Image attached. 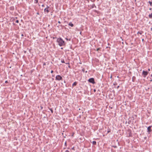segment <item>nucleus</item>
<instances>
[{"label":"nucleus","mask_w":152,"mask_h":152,"mask_svg":"<svg viewBox=\"0 0 152 152\" xmlns=\"http://www.w3.org/2000/svg\"><path fill=\"white\" fill-rule=\"evenodd\" d=\"M65 145H66V142H65Z\"/></svg>","instance_id":"cd10ccee"},{"label":"nucleus","mask_w":152,"mask_h":152,"mask_svg":"<svg viewBox=\"0 0 152 152\" xmlns=\"http://www.w3.org/2000/svg\"><path fill=\"white\" fill-rule=\"evenodd\" d=\"M119 87V86H118L117 87V88L118 89Z\"/></svg>","instance_id":"b1692460"},{"label":"nucleus","mask_w":152,"mask_h":152,"mask_svg":"<svg viewBox=\"0 0 152 152\" xmlns=\"http://www.w3.org/2000/svg\"><path fill=\"white\" fill-rule=\"evenodd\" d=\"M53 71L51 70V73H53Z\"/></svg>","instance_id":"393cba45"},{"label":"nucleus","mask_w":152,"mask_h":152,"mask_svg":"<svg viewBox=\"0 0 152 152\" xmlns=\"http://www.w3.org/2000/svg\"><path fill=\"white\" fill-rule=\"evenodd\" d=\"M46 65V63H44L43 64V65L45 66Z\"/></svg>","instance_id":"4be33fe9"},{"label":"nucleus","mask_w":152,"mask_h":152,"mask_svg":"<svg viewBox=\"0 0 152 152\" xmlns=\"http://www.w3.org/2000/svg\"><path fill=\"white\" fill-rule=\"evenodd\" d=\"M66 64H69V63H66Z\"/></svg>","instance_id":"c756f323"},{"label":"nucleus","mask_w":152,"mask_h":152,"mask_svg":"<svg viewBox=\"0 0 152 152\" xmlns=\"http://www.w3.org/2000/svg\"><path fill=\"white\" fill-rule=\"evenodd\" d=\"M150 10H151V8H150Z\"/></svg>","instance_id":"79ce46f5"},{"label":"nucleus","mask_w":152,"mask_h":152,"mask_svg":"<svg viewBox=\"0 0 152 152\" xmlns=\"http://www.w3.org/2000/svg\"><path fill=\"white\" fill-rule=\"evenodd\" d=\"M92 143L94 145H95L96 144V141H93L92 142Z\"/></svg>","instance_id":"f8f14e48"},{"label":"nucleus","mask_w":152,"mask_h":152,"mask_svg":"<svg viewBox=\"0 0 152 152\" xmlns=\"http://www.w3.org/2000/svg\"><path fill=\"white\" fill-rule=\"evenodd\" d=\"M152 126H149L147 128V132L149 133L151 131V128Z\"/></svg>","instance_id":"39448f33"},{"label":"nucleus","mask_w":152,"mask_h":152,"mask_svg":"<svg viewBox=\"0 0 152 152\" xmlns=\"http://www.w3.org/2000/svg\"><path fill=\"white\" fill-rule=\"evenodd\" d=\"M61 62L62 63H65V62H64V60H61Z\"/></svg>","instance_id":"dca6fc26"},{"label":"nucleus","mask_w":152,"mask_h":152,"mask_svg":"<svg viewBox=\"0 0 152 152\" xmlns=\"http://www.w3.org/2000/svg\"><path fill=\"white\" fill-rule=\"evenodd\" d=\"M5 83H8V81H7L6 80V81H5Z\"/></svg>","instance_id":"a878e982"},{"label":"nucleus","mask_w":152,"mask_h":152,"mask_svg":"<svg viewBox=\"0 0 152 152\" xmlns=\"http://www.w3.org/2000/svg\"><path fill=\"white\" fill-rule=\"evenodd\" d=\"M142 73L143 75H144V77H145L147 75L148 72L147 71H145L143 70L142 71Z\"/></svg>","instance_id":"20e7f679"},{"label":"nucleus","mask_w":152,"mask_h":152,"mask_svg":"<svg viewBox=\"0 0 152 152\" xmlns=\"http://www.w3.org/2000/svg\"><path fill=\"white\" fill-rule=\"evenodd\" d=\"M79 63L80 64H81V63H80H80Z\"/></svg>","instance_id":"ea45409f"},{"label":"nucleus","mask_w":152,"mask_h":152,"mask_svg":"<svg viewBox=\"0 0 152 152\" xmlns=\"http://www.w3.org/2000/svg\"><path fill=\"white\" fill-rule=\"evenodd\" d=\"M142 33H143V31H138V32L137 33V34H140L141 35Z\"/></svg>","instance_id":"9d476101"},{"label":"nucleus","mask_w":152,"mask_h":152,"mask_svg":"<svg viewBox=\"0 0 152 152\" xmlns=\"http://www.w3.org/2000/svg\"><path fill=\"white\" fill-rule=\"evenodd\" d=\"M50 9H48L47 8H45L44 10V12L45 13H48L50 12Z\"/></svg>","instance_id":"423d86ee"},{"label":"nucleus","mask_w":152,"mask_h":152,"mask_svg":"<svg viewBox=\"0 0 152 152\" xmlns=\"http://www.w3.org/2000/svg\"><path fill=\"white\" fill-rule=\"evenodd\" d=\"M42 7H44V4H42Z\"/></svg>","instance_id":"bb28decb"},{"label":"nucleus","mask_w":152,"mask_h":152,"mask_svg":"<svg viewBox=\"0 0 152 152\" xmlns=\"http://www.w3.org/2000/svg\"><path fill=\"white\" fill-rule=\"evenodd\" d=\"M65 39L67 40H69V41H70V39H68L67 38H65Z\"/></svg>","instance_id":"a211bd4d"},{"label":"nucleus","mask_w":152,"mask_h":152,"mask_svg":"<svg viewBox=\"0 0 152 152\" xmlns=\"http://www.w3.org/2000/svg\"><path fill=\"white\" fill-rule=\"evenodd\" d=\"M77 82H75L74 83L72 84V86H76L77 84Z\"/></svg>","instance_id":"1a4fd4ad"},{"label":"nucleus","mask_w":152,"mask_h":152,"mask_svg":"<svg viewBox=\"0 0 152 152\" xmlns=\"http://www.w3.org/2000/svg\"><path fill=\"white\" fill-rule=\"evenodd\" d=\"M22 36H23V34H22Z\"/></svg>","instance_id":"a19ab883"},{"label":"nucleus","mask_w":152,"mask_h":152,"mask_svg":"<svg viewBox=\"0 0 152 152\" xmlns=\"http://www.w3.org/2000/svg\"><path fill=\"white\" fill-rule=\"evenodd\" d=\"M109 132H110V131H107V133H109Z\"/></svg>","instance_id":"72a5a7b5"},{"label":"nucleus","mask_w":152,"mask_h":152,"mask_svg":"<svg viewBox=\"0 0 152 152\" xmlns=\"http://www.w3.org/2000/svg\"><path fill=\"white\" fill-rule=\"evenodd\" d=\"M149 18H152V13H151V14H150L149 15Z\"/></svg>","instance_id":"9b49d317"},{"label":"nucleus","mask_w":152,"mask_h":152,"mask_svg":"<svg viewBox=\"0 0 152 152\" xmlns=\"http://www.w3.org/2000/svg\"><path fill=\"white\" fill-rule=\"evenodd\" d=\"M46 8H47L48 9H50V7L49 6H47V7Z\"/></svg>","instance_id":"2eb2a0df"},{"label":"nucleus","mask_w":152,"mask_h":152,"mask_svg":"<svg viewBox=\"0 0 152 152\" xmlns=\"http://www.w3.org/2000/svg\"><path fill=\"white\" fill-rule=\"evenodd\" d=\"M84 70H85L84 69H82V71H83V72H84Z\"/></svg>","instance_id":"5701e85b"},{"label":"nucleus","mask_w":152,"mask_h":152,"mask_svg":"<svg viewBox=\"0 0 152 152\" xmlns=\"http://www.w3.org/2000/svg\"><path fill=\"white\" fill-rule=\"evenodd\" d=\"M58 23H61V22L60 21H58Z\"/></svg>","instance_id":"c85d7f7f"},{"label":"nucleus","mask_w":152,"mask_h":152,"mask_svg":"<svg viewBox=\"0 0 152 152\" xmlns=\"http://www.w3.org/2000/svg\"><path fill=\"white\" fill-rule=\"evenodd\" d=\"M56 42L58 43V45L60 47L65 45V42L61 38H57Z\"/></svg>","instance_id":"f257e3e1"},{"label":"nucleus","mask_w":152,"mask_h":152,"mask_svg":"<svg viewBox=\"0 0 152 152\" xmlns=\"http://www.w3.org/2000/svg\"><path fill=\"white\" fill-rule=\"evenodd\" d=\"M50 110L51 111V113H53V110L52 109H50Z\"/></svg>","instance_id":"6ab92c4d"},{"label":"nucleus","mask_w":152,"mask_h":152,"mask_svg":"<svg viewBox=\"0 0 152 152\" xmlns=\"http://www.w3.org/2000/svg\"><path fill=\"white\" fill-rule=\"evenodd\" d=\"M62 78L61 76L60 75H57L56 77V80H62Z\"/></svg>","instance_id":"f03ea898"},{"label":"nucleus","mask_w":152,"mask_h":152,"mask_svg":"<svg viewBox=\"0 0 152 152\" xmlns=\"http://www.w3.org/2000/svg\"><path fill=\"white\" fill-rule=\"evenodd\" d=\"M94 92H95V91H96V90H95V89H94Z\"/></svg>","instance_id":"f704fd0d"},{"label":"nucleus","mask_w":152,"mask_h":152,"mask_svg":"<svg viewBox=\"0 0 152 152\" xmlns=\"http://www.w3.org/2000/svg\"><path fill=\"white\" fill-rule=\"evenodd\" d=\"M146 138H147V137H144V139H146Z\"/></svg>","instance_id":"7c9ffc66"},{"label":"nucleus","mask_w":152,"mask_h":152,"mask_svg":"<svg viewBox=\"0 0 152 152\" xmlns=\"http://www.w3.org/2000/svg\"><path fill=\"white\" fill-rule=\"evenodd\" d=\"M143 40H144V39H142V41H143Z\"/></svg>","instance_id":"58836bf2"},{"label":"nucleus","mask_w":152,"mask_h":152,"mask_svg":"<svg viewBox=\"0 0 152 152\" xmlns=\"http://www.w3.org/2000/svg\"><path fill=\"white\" fill-rule=\"evenodd\" d=\"M38 0H34V3H37L38 2Z\"/></svg>","instance_id":"4468645a"},{"label":"nucleus","mask_w":152,"mask_h":152,"mask_svg":"<svg viewBox=\"0 0 152 152\" xmlns=\"http://www.w3.org/2000/svg\"><path fill=\"white\" fill-rule=\"evenodd\" d=\"M41 107V109H42V108H43V107Z\"/></svg>","instance_id":"2f4dec72"},{"label":"nucleus","mask_w":152,"mask_h":152,"mask_svg":"<svg viewBox=\"0 0 152 152\" xmlns=\"http://www.w3.org/2000/svg\"><path fill=\"white\" fill-rule=\"evenodd\" d=\"M65 152H69V151H68V150H66V151Z\"/></svg>","instance_id":"412c9836"},{"label":"nucleus","mask_w":152,"mask_h":152,"mask_svg":"<svg viewBox=\"0 0 152 152\" xmlns=\"http://www.w3.org/2000/svg\"><path fill=\"white\" fill-rule=\"evenodd\" d=\"M112 76L111 75V76H110V78H112Z\"/></svg>","instance_id":"4c0bfd02"},{"label":"nucleus","mask_w":152,"mask_h":152,"mask_svg":"<svg viewBox=\"0 0 152 152\" xmlns=\"http://www.w3.org/2000/svg\"><path fill=\"white\" fill-rule=\"evenodd\" d=\"M136 80V77L135 76H133L132 77V81L134 82Z\"/></svg>","instance_id":"0eeeda50"},{"label":"nucleus","mask_w":152,"mask_h":152,"mask_svg":"<svg viewBox=\"0 0 152 152\" xmlns=\"http://www.w3.org/2000/svg\"><path fill=\"white\" fill-rule=\"evenodd\" d=\"M99 49H100L99 48H98L96 49V51H98Z\"/></svg>","instance_id":"aec40b11"},{"label":"nucleus","mask_w":152,"mask_h":152,"mask_svg":"<svg viewBox=\"0 0 152 152\" xmlns=\"http://www.w3.org/2000/svg\"><path fill=\"white\" fill-rule=\"evenodd\" d=\"M56 38V37H53V39H54Z\"/></svg>","instance_id":"473e14b6"},{"label":"nucleus","mask_w":152,"mask_h":152,"mask_svg":"<svg viewBox=\"0 0 152 152\" xmlns=\"http://www.w3.org/2000/svg\"><path fill=\"white\" fill-rule=\"evenodd\" d=\"M68 67L70 68V66L69 65L68 66Z\"/></svg>","instance_id":"c9c22d12"},{"label":"nucleus","mask_w":152,"mask_h":152,"mask_svg":"<svg viewBox=\"0 0 152 152\" xmlns=\"http://www.w3.org/2000/svg\"><path fill=\"white\" fill-rule=\"evenodd\" d=\"M15 22H16V23H19V21H18V20H16L15 21Z\"/></svg>","instance_id":"f3484780"},{"label":"nucleus","mask_w":152,"mask_h":152,"mask_svg":"<svg viewBox=\"0 0 152 152\" xmlns=\"http://www.w3.org/2000/svg\"><path fill=\"white\" fill-rule=\"evenodd\" d=\"M69 25L71 26V27H73L74 26L73 24L71 22H70L68 24Z\"/></svg>","instance_id":"6e6552de"},{"label":"nucleus","mask_w":152,"mask_h":152,"mask_svg":"<svg viewBox=\"0 0 152 152\" xmlns=\"http://www.w3.org/2000/svg\"><path fill=\"white\" fill-rule=\"evenodd\" d=\"M151 31H152V28H151Z\"/></svg>","instance_id":"e433bc0d"},{"label":"nucleus","mask_w":152,"mask_h":152,"mask_svg":"<svg viewBox=\"0 0 152 152\" xmlns=\"http://www.w3.org/2000/svg\"><path fill=\"white\" fill-rule=\"evenodd\" d=\"M148 3H149L150 4V5L151 6H152V2L151 1H148Z\"/></svg>","instance_id":"ddd939ff"},{"label":"nucleus","mask_w":152,"mask_h":152,"mask_svg":"<svg viewBox=\"0 0 152 152\" xmlns=\"http://www.w3.org/2000/svg\"><path fill=\"white\" fill-rule=\"evenodd\" d=\"M88 81L90 83L94 84L95 83L94 79L93 78H91L89 79Z\"/></svg>","instance_id":"7ed1b4c3"}]
</instances>
